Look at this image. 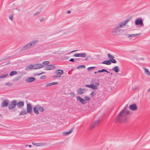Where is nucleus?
I'll return each mask as SVG.
<instances>
[{
	"instance_id": "nucleus-1",
	"label": "nucleus",
	"mask_w": 150,
	"mask_h": 150,
	"mask_svg": "<svg viewBox=\"0 0 150 150\" xmlns=\"http://www.w3.org/2000/svg\"><path fill=\"white\" fill-rule=\"evenodd\" d=\"M128 106V104L126 105L120 113L118 115L115 120V122H124L127 121L128 117L125 114V111Z\"/></svg>"
},
{
	"instance_id": "nucleus-2",
	"label": "nucleus",
	"mask_w": 150,
	"mask_h": 150,
	"mask_svg": "<svg viewBox=\"0 0 150 150\" xmlns=\"http://www.w3.org/2000/svg\"><path fill=\"white\" fill-rule=\"evenodd\" d=\"M130 20V19H127L124 21H123L119 23V25H116L112 31V33L114 35H116L115 33H117L120 32L121 30L120 28H122L126 25V23Z\"/></svg>"
},
{
	"instance_id": "nucleus-3",
	"label": "nucleus",
	"mask_w": 150,
	"mask_h": 150,
	"mask_svg": "<svg viewBox=\"0 0 150 150\" xmlns=\"http://www.w3.org/2000/svg\"><path fill=\"white\" fill-rule=\"evenodd\" d=\"M17 105V101L16 100H13L9 105L8 108L10 110H11L15 108Z\"/></svg>"
},
{
	"instance_id": "nucleus-4",
	"label": "nucleus",
	"mask_w": 150,
	"mask_h": 150,
	"mask_svg": "<svg viewBox=\"0 0 150 150\" xmlns=\"http://www.w3.org/2000/svg\"><path fill=\"white\" fill-rule=\"evenodd\" d=\"M135 23L136 25H139L142 26H143V21L142 18H138L135 21Z\"/></svg>"
},
{
	"instance_id": "nucleus-5",
	"label": "nucleus",
	"mask_w": 150,
	"mask_h": 150,
	"mask_svg": "<svg viewBox=\"0 0 150 150\" xmlns=\"http://www.w3.org/2000/svg\"><path fill=\"white\" fill-rule=\"evenodd\" d=\"M129 108L130 110L133 111H136L138 109L137 107L135 104L130 105Z\"/></svg>"
},
{
	"instance_id": "nucleus-6",
	"label": "nucleus",
	"mask_w": 150,
	"mask_h": 150,
	"mask_svg": "<svg viewBox=\"0 0 150 150\" xmlns=\"http://www.w3.org/2000/svg\"><path fill=\"white\" fill-rule=\"evenodd\" d=\"M32 107L30 103L27 104V109L28 113L31 114L32 112Z\"/></svg>"
},
{
	"instance_id": "nucleus-7",
	"label": "nucleus",
	"mask_w": 150,
	"mask_h": 150,
	"mask_svg": "<svg viewBox=\"0 0 150 150\" xmlns=\"http://www.w3.org/2000/svg\"><path fill=\"white\" fill-rule=\"evenodd\" d=\"M9 102V100L8 99L4 100L3 102L1 103V106L2 107L7 106L8 105Z\"/></svg>"
},
{
	"instance_id": "nucleus-8",
	"label": "nucleus",
	"mask_w": 150,
	"mask_h": 150,
	"mask_svg": "<svg viewBox=\"0 0 150 150\" xmlns=\"http://www.w3.org/2000/svg\"><path fill=\"white\" fill-rule=\"evenodd\" d=\"M33 65L34 67V69H39L44 67L43 65L40 64H33Z\"/></svg>"
},
{
	"instance_id": "nucleus-9",
	"label": "nucleus",
	"mask_w": 150,
	"mask_h": 150,
	"mask_svg": "<svg viewBox=\"0 0 150 150\" xmlns=\"http://www.w3.org/2000/svg\"><path fill=\"white\" fill-rule=\"evenodd\" d=\"M86 54L85 53H76L74 55L75 57H84L86 56Z\"/></svg>"
},
{
	"instance_id": "nucleus-10",
	"label": "nucleus",
	"mask_w": 150,
	"mask_h": 150,
	"mask_svg": "<svg viewBox=\"0 0 150 150\" xmlns=\"http://www.w3.org/2000/svg\"><path fill=\"white\" fill-rule=\"evenodd\" d=\"M32 47L30 43H28L24 46L23 47L21 50L24 51L30 49V48Z\"/></svg>"
},
{
	"instance_id": "nucleus-11",
	"label": "nucleus",
	"mask_w": 150,
	"mask_h": 150,
	"mask_svg": "<svg viewBox=\"0 0 150 150\" xmlns=\"http://www.w3.org/2000/svg\"><path fill=\"white\" fill-rule=\"evenodd\" d=\"M100 122L99 120H97L93 124L91 125L90 127V128L91 129H93L94 127L97 126L99 124Z\"/></svg>"
},
{
	"instance_id": "nucleus-12",
	"label": "nucleus",
	"mask_w": 150,
	"mask_h": 150,
	"mask_svg": "<svg viewBox=\"0 0 150 150\" xmlns=\"http://www.w3.org/2000/svg\"><path fill=\"white\" fill-rule=\"evenodd\" d=\"M76 99L77 100H79L80 102L82 104H83L86 103L85 100L81 98L79 96H78L77 97Z\"/></svg>"
},
{
	"instance_id": "nucleus-13",
	"label": "nucleus",
	"mask_w": 150,
	"mask_h": 150,
	"mask_svg": "<svg viewBox=\"0 0 150 150\" xmlns=\"http://www.w3.org/2000/svg\"><path fill=\"white\" fill-rule=\"evenodd\" d=\"M55 67L53 65H48L46 67L45 69V70H50L54 69Z\"/></svg>"
},
{
	"instance_id": "nucleus-14",
	"label": "nucleus",
	"mask_w": 150,
	"mask_h": 150,
	"mask_svg": "<svg viewBox=\"0 0 150 150\" xmlns=\"http://www.w3.org/2000/svg\"><path fill=\"white\" fill-rule=\"evenodd\" d=\"M17 107L19 108H20L23 106L24 105V102L23 101L18 102L17 103Z\"/></svg>"
},
{
	"instance_id": "nucleus-15",
	"label": "nucleus",
	"mask_w": 150,
	"mask_h": 150,
	"mask_svg": "<svg viewBox=\"0 0 150 150\" xmlns=\"http://www.w3.org/2000/svg\"><path fill=\"white\" fill-rule=\"evenodd\" d=\"M36 79L33 77H29L25 79V81L28 82H32L34 81Z\"/></svg>"
},
{
	"instance_id": "nucleus-16",
	"label": "nucleus",
	"mask_w": 150,
	"mask_h": 150,
	"mask_svg": "<svg viewBox=\"0 0 150 150\" xmlns=\"http://www.w3.org/2000/svg\"><path fill=\"white\" fill-rule=\"evenodd\" d=\"M91 83L95 84L98 86L100 84L98 80L96 79H93L91 81Z\"/></svg>"
},
{
	"instance_id": "nucleus-17",
	"label": "nucleus",
	"mask_w": 150,
	"mask_h": 150,
	"mask_svg": "<svg viewBox=\"0 0 150 150\" xmlns=\"http://www.w3.org/2000/svg\"><path fill=\"white\" fill-rule=\"evenodd\" d=\"M73 128H72L71 129H70L68 132H63L62 133L63 135L66 136L72 132Z\"/></svg>"
},
{
	"instance_id": "nucleus-18",
	"label": "nucleus",
	"mask_w": 150,
	"mask_h": 150,
	"mask_svg": "<svg viewBox=\"0 0 150 150\" xmlns=\"http://www.w3.org/2000/svg\"><path fill=\"white\" fill-rule=\"evenodd\" d=\"M38 40H34L32 41L30 43L31 47H33L37 43Z\"/></svg>"
},
{
	"instance_id": "nucleus-19",
	"label": "nucleus",
	"mask_w": 150,
	"mask_h": 150,
	"mask_svg": "<svg viewBox=\"0 0 150 150\" xmlns=\"http://www.w3.org/2000/svg\"><path fill=\"white\" fill-rule=\"evenodd\" d=\"M85 89H84L79 88L78 90V93L79 94H82L85 92Z\"/></svg>"
},
{
	"instance_id": "nucleus-20",
	"label": "nucleus",
	"mask_w": 150,
	"mask_h": 150,
	"mask_svg": "<svg viewBox=\"0 0 150 150\" xmlns=\"http://www.w3.org/2000/svg\"><path fill=\"white\" fill-rule=\"evenodd\" d=\"M34 67L33 64H30L28 65L26 68V70H28L34 69Z\"/></svg>"
},
{
	"instance_id": "nucleus-21",
	"label": "nucleus",
	"mask_w": 150,
	"mask_h": 150,
	"mask_svg": "<svg viewBox=\"0 0 150 150\" xmlns=\"http://www.w3.org/2000/svg\"><path fill=\"white\" fill-rule=\"evenodd\" d=\"M33 111L37 115H38L39 114L38 109V106H36L35 107L33 108Z\"/></svg>"
},
{
	"instance_id": "nucleus-22",
	"label": "nucleus",
	"mask_w": 150,
	"mask_h": 150,
	"mask_svg": "<svg viewBox=\"0 0 150 150\" xmlns=\"http://www.w3.org/2000/svg\"><path fill=\"white\" fill-rule=\"evenodd\" d=\"M112 70L115 71L116 73H118L120 71L118 66H116L113 67L112 69Z\"/></svg>"
},
{
	"instance_id": "nucleus-23",
	"label": "nucleus",
	"mask_w": 150,
	"mask_h": 150,
	"mask_svg": "<svg viewBox=\"0 0 150 150\" xmlns=\"http://www.w3.org/2000/svg\"><path fill=\"white\" fill-rule=\"evenodd\" d=\"M64 73L63 71L62 70L59 69L56 71L55 74L59 75H61Z\"/></svg>"
},
{
	"instance_id": "nucleus-24",
	"label": "nucleus",
	"mask_w": 150,
	"mask_h": 150,
	"mask_svg": "<svg viewBox=\"0 0 150 150\" xmlns=\"http://www.w3.org/2000/svg\"><path fill=\"white\" fill-rule=\"evenodd\" d=\"M144 69L145 73L147 75L150 76V72L148 70V69L145 68H144Z\"/></svg>"
},
{
	"instance_id": "nucleus-25",
	"label": "nucleus",
	"mask_w": 150,
	"mask_h": 150,
	"mask_svg": "<svg viewBox=\"0 0 150 150\" xmlns=\"http://www.w3.org/2000/svg\"><path fill=\"white\" fill-rule=\"evenodd\" d=\"M28 113L26 110H23L21 111L20 113L19 114L21 115H25Z\"/></svg>"
},
{
	"instance_id": "nucleus-26",
	"label": "nucleus",
	"mask_w": 150,
	"mask_h": 150,
	"mask_svg": "<svg viewBox=\"0 0 150 150\" xmlns=\"http://www.w3.org/2000/svg\"><path fill=\"white\" fill-rule=\"evenodd\" d=\"M98 86L94 84H91V88L93 90H96L98 88Z\"/></svg>"
},
{
	"instance_id": "nucleus-27",
	"label": "nucleus",
	"mask_w": 150,
	"mask_h": 150,
	"mask_svg": "<svg viewBox=\"0 0 150 150\" xmlns=\"http://www.w3.org/2000/svg\"><path fill=\"white\" fill-rule=\"evenodd\" d=\"M106 72L108 73H109L110 72L108 71L107 70L105 69H102L101 70H98L97 72L98 73H100L102 72Z\"/></svg>"
},
{
	"instance_id": "nucleus-28",
	"label": "nucleus",
	"mask_w": 150,
	"mask_h": 150,
	"mask_svg": "<svg viewBox=\"0 0 150 150\" xmlns=\"http://www.w3.org/2000/svg\"><path fill=\"white\" fill-rule=\"evenodd\" d=\"M38 109L40 112H42L44 110L43 107L42 106H38Z\"/></svg>"
},
{
	"instance_id": "nucleus-29",
	"label": "nucleus",
	"mask_w": 150,
	"mask_h": 150,
	"mask_svg": "<svg viewBox=\"0 0 150 150\" xmlns=\"http://www.w3.org/2000/svg\"><path fill=\"white\" fill-rule=\"evenodd\" d=\"M17 73V72L16 71H11L9 75L10 76H12L13 75L16 74Z\"/></svg>"
},
{
	"instance_id": "nucleus-30",
	"label": "nucleus",
	"mask_w": 150,
	"mask_h": 150,
	"mask_svg": "<svg viewBox=\"0 0 150 150\" xmlns=\"http://www.w3.org/2000/svg\"><path fill=\"white\" fill-rule=\"evenodd\" d=\"M5 85L6 86H11L13 85V83H11L7 82L5 83Z\"/></svg>"
},
{
	"instance_id": "nucleus-31",
	"label": "nucleus",
	"mask_w": 150,
	"mask_h": 150,
	"mask_svg": "<svg viewBox=\"0 0 150 150\" xmlns=\"http://www.w3.org/2000/svg\"><path fill=\"white\" fill-rule=\"evenodd\" d=\"M110 63H117V61L114 59H110Z\"/></svg>"
},
{
	"instance_id": "nucleus-32",
	"label": "nucleus",
	"mask_w": 150,
	"mask_h": 150,
	"mask_svg": "<svg viewBox=\"0 0 150 150\" xmlns=\"http://www.w3.org/2000/svg\"><path fill=\"white\" fill-rule=\"evenodd\" d=\"M108 58L110 59H113L115 58V57L114 56L111 55L109 54H108Z\"/></svg>"
},
{
	"instance_id": "nucleus-33",
	"label": "nucleus",
	"mask_w": 150,
	"mask_h": 150,
	"mask_svg": "<svg viewBox=\"0 0 150 150\" xmlns=\"http://www.w3.org/2000/svg\"><path fill=\"white\" fill-rule=\"evenodd\" d=\"M8 76V74H3L0 75V79L4 78Z\"/></svg>"
},
{
	"instance_id": "nucleus-34",
	"label": "nucleus",
	"mask_w": 150,
	"mask_h": 150,
	"mask_svg": "<svg viewBox=\"0 0 150 150\" xmlns=\"http://www.w3.org/2000/svg\"><path fill=\"white\" fill-rule=\"evenodd\" d=\"M105 64L109 65L111 64L110 63V59L109 60H105Z\"/></svg>"
},
{
	"instance_id": "nucleus-35",
	"label": "nucleus",
	"mask_w": 150,
	"mask_h": 150,
	"mask_svg": "<svg viewBox=\"0 0 150 150\" xmlns=\"http://www.w3.org/2000/svg\"><path fill=\"white\" fill-rule=\"evenodd\" d=\"M85 68V66L84 65H82L80 66H78L77 67V69H79L80 68Z\"/></svg>"
},
{
	"instance_id": "nucleus-36",
	"label": "nucleus",
	"mask_w": 150,
	"mask_h": 150,
	"mask_svg": "<svg viewBox=\"0 0 150 150\" xmlns=\"http://www.w3.org/2000/svg\"><path fill=\"white\" fill-rule=\"evenodd\" d=\"M50 63V62L48 61H44L42 62V64L44 65H47Z\"/></svg>"
},
{
	"instance_id": "nucleus-37",
	"label": "nucleus",
	"mask_w": 150,
	"mask_h": 150,
	"mask_svg": "<svg viewBox=\"0 0 150 150\" xmlns=\"http://www.w3.org/2000/svg\"><path fill=\"white\" fill-rule=\"evenodd\" d=\"M127 36L128 37H129V38L131 37V38H130V39H131L132 38V37H135L134 34H131V35L128 34L127 35Z\"/></svg>"
},
{
	"instance_id": "nucleus-38",
	"label": "nucleus",
	"mask_w": 150,
	"mask_h": 150,
	"mask_svg": "<svg viewBox=\"0 0 150 150\" xmlns=\"http://www.w3.org/2000/svg\"><path fill=\"white\" fill-rule=\"evenodd\" d=\"M32 144L35 146H40V143H37L34 142L32 143Z\"/></svg>"
},
{
	"instance_id": "nucleus-39",
	"label": "nucleus",
	"mask_w": 150,
	"mask_h": 150,
	"mask_svg": "<svg viewBox=\"0 0 150 150\" xmlns=\"http://www.w3.org/2000/svg\"><path fill=\"white\" fill-rule=\"evenodd\" d=\"M95 68H96V67H88L87 69L88 71H89L90 70H92V69H95Z\"/></svg>"
},
{
	"instance_id": "nucleus-40",
	"label": "nucleus",
	"mask_w": 150,
	"mask_h": 150,
	"mask_svg": "<svg viewBox=\"0 0 150 150\" xmlns=\"http://www.w3.org/2000/svg\"><path fill=\"white\" fill-rule=\"evenodd\" d=\"M84 98L86 99V100L87 101H89L91 100L90 98H89V97L87 96H85L84 97Z\"/></svg>"
},
{
	"instance_id": "nucleus-41",
	"label": "nucleus",
	"mask_w": 150,
	"mask_h": 150,
	"mask_svg": "<svg viewBox=\"0 0 150 150\" xmlns=\"http://www.w3.org/2000/svg\"><path fill=\"white\" fill-rule=\"evenodd\" d=\"M51 83V86H52V85L58 84V82H53L52 83Z\"/></svg>"
},
{
	"instance_id": "nucleus-42",
	"label": "nucleus",
	"mask_w": 150,
	"mask_h": 150,
	"mask_svg": "<svg viewBox=\"0 0 150 150\" xmlns=\"http://www.w3.org/2000/svg\"><path fill=\"white\" fill-rule=\"evenodd\" d=\"M95 91H93L90 94V95L91 96H93L96 95V94H94V92Z\"/></svg>"
},
{
	"instance_id": "nucleus-43",
	"label": "nucleus",
	"mask_w": 150,
	"mask_h": 150,
	"mask_svg": "<svg viewBox=\"0 0 150 150\" xmlns=\"http://www.w3.org/2000/svg\"><path fill=\"white\" fill-rule=\"evenodd\" d=\"M46 76H45L43 75V76H41L40 77V78L41 79H45L46 78Z\"/></svg>"
},
{
	"instance_id": "nucleus-44",
	"label": "nucleus",
	"mask_w": 150,
	"mask_h": 150,
	"mask_svg": "<svg viewBox=\"0 0 150 150\" xmlns=\"http://www.w3.org/2000/svg\"><path fill=\"white\" fill-rule=\"evenodd\" d=\"M91 84L90 85L86 84L85 85V86L87 87H88L91 88Z\"/></svg>"
},
{
	"instance_id": "nucleus-45",
	"label": "nucleus",
	"mask_w": 150,
	"mask_h": 150,
	"mask_svg": "<svg viewBox=\"0 0 150 150\" xmlns=\"http://www.w3.org/2000/svg\"><path fill=\"white\" fill-rule=\"evenodd\" d=\"M61 77V76H59V75H56V76H53V78H58V77Z\"/></svg>"
},
{
	"instance_id": "nucleus-46",
	"label": "nucleus",
	"mask_w": 150,
	"mask_h": 150,
	"mask_svg": "<svg viewBox=\"0 0 150 150\" xmlns=\"http://www.w3.org/2000/svg\"><path fill=\"white\" fill-rule=\"evenodd\" d=\"M130 112L129 110H127L125 112V114L126 115H129ZM127 116V115H126Z\"/></svg>"
},
{
	"instance_id": "nucleus-47",
	"label": "nucleus",
	"mask_w": 150,
	"mask_h": 150,
	"mask_svg": "<svg viewBox=\"0 0 150 150\" xmlns=\"http://www.w3.org/2000/svg\"><path fill=\"white\" fill-rule=\"evenodd\" d=\"M134 37H137V36H140V33H137V34H134Z\"/></svg>"
},
{
	"instance_id": "nucleus-48",
	"label": "nucleus",
	"mask_w": 150,
	"mask_h": 150,
	"mask_svg": "<svg viewBox=\"0 0 150 150\" xmlns=\"http://www.w3.org/2000/svg\"><path fill=\"white\" fill-rule=\"evenodd\" d=\"M40 12H37L36 13H35V14H33V15L34 16H35L36 15H38L40 13Z\"/></svg>"
},
{
	"instance_id": "nucleus-49",
	"label": "nucleus",
	"mask_w": 150,
	"mask_h": 150,
	"mask_svg": "<svg viewBox=\"0 0 150 150\" xmlns=\"http://www.w3.org/2000/svg\"><path fill=\"white\" fill-rule=\"evenodd\" d=\"M52 86L51 83H49L47 84L45 86L46 87H47L50 86Z\"/></svg>"
},
{
	"instance_id": "nucleus-50",
	"label": "nucleus",
	"mask_w": 150,
	"mask_h": 150,
	"mask_svg": "<svg viewBox=\"0 0 150 150\" xmlns=\"http://www.w3.org/2000/svg\"><path fill=\"white\" fill-rule=\"evenodd\" d=\"M91 56H89L87 57H86V58L85 59V60L86 61H87L88 60V58L91 57Z\"/></svg>"
},
{
	"instance_id": "nucleus-51",
	"label": "nucleus",
	"mask_w": 150,
	"mask_h": 150,
	"mask_svg": "<svg viewBox=\"0 0 150 150\" xmlns=\"http://www.w3.org/2000/svg\"><path fill=\"white\" fill-rule=\"evenodd\" d=\"M69 61L72 62H74L75 61L74 59L73 58H71L69 60Z\"/></svg>"
},
{
	"instance_id": "nucleus-52",
	"label": "nucleus",
	"mask_w": 150,
	"mask_h": 150,
	"mask_svg": "<svg viewBox=\"0 0 150 150\" xmlns=\"http://www.w3.org/2000/svg\"><path fill=\"white\" fill-rule=\"evenodd\" d=\"M9 18L10 19H11V20H12V19H13V17L12 15L10 16H9Z\"/></svg>"
},
{
	"instance_id": "nucleus-53",
	"label": "nucleus",
	"mask_w": 150,
	"mask_h": 150,
	"mask_svg": "<svg viewBox=\"0 0 150 150\" xmlns=\"http://www.w3.org/2000/svg\"><path fill=\"white\" fill-rule=\"evenodd\" d=\"M75 96V94L74 93H72L71 94V96L72 97H74Z\"/></svg>"
},
{
	"instance_id": "nucleus-54",
	"label": "nucleus",
	"mask_w": 150,
	"mask_h": 150,
	"mask_svg": "<svg viewBox=\"0 0 150 150\" xmlns=\"http://www.w3.org/2000/svg\"><path fill=\"white\" fill-rule=\"evenodd\" d=\"M18 78H14L13 80V81H18Z\"/></svg>"
},
{
	"instance_id": "nucleus-55",
	"label": "nucleus",
	"mask_w": 150,
	"mask_h": 150,
	"mask_svg": "<svg viewBox=\"0 0 150 150\" xmlns=\"http://www.w3.org/2000/svg\"><path fill=\"white\" fill-rule=\"evenodd\" d=\"M9 58V57H8L7 58H6L3 59L1 60H0V61H3V60H6V59H8Z\"/></svg>"
},
{
	"instance_id": "nucleus-56",
	"label": "nucleus",
	"mask_w": 150,
	"mask_h": 150,
	"mask_svg": "<svg viewBox=\"0 0 150 150\" xmlns=\"http://www.w3.org/2000/svg\"><path fill=\"white\" fill-rule=\"evenodd\" d=\"M43 20H44V18H42L41 19H40V21L41 22H42L43 21Z\"/></svg>"
},
{
	"instance_id": "nucleus-57",
	"label": "nucleus",
	"mask_w": 150,
	"mask_h": 150,
	"mask_svg": "<svg viewBox=\"0 0 150 150\" xmlns=\"http://www.w3.org/2000/svg\"><path fill=\"white\" fill-rule=\"evenodd\" d=\"M71 13V11H67V14H69Z\"/></svg>"
},
{
	"instance_id": "nucleus-58",
	"label": "nucleus",
	"mask_w": 150,
	"mask_h": 150,
	"mask_svg": "<svg viewBox=\"0 0 150 150\" xmlns=\"http://www.w3.org/2000/svg\"><path fill=\"white\" fill-rule=\"evenodd\" d=\"M40 75H41V73H38V74H35V75H38V76Z\"/></svg>"
},
{
	"instance_id": "nucleus-59",
	"label": "nucleus",
	"mask_w": 150,
	"mask_h": 150,
	"mask_svg": "<svg viewBox=\"0 0 150 150\" xmlns=\"http://www.w3.org/2000/svg\"><path fill=\"white\" fill-rule=\"evenodd\" d=\"M102 64H105V61H104L102 62Z\"/></svg>"
},
{
	"instance_id": "nucleus-60",
	"label": "nucleus",
	"mask_w": 150,
	"mask_h": 150,
	"mask_svg": "<svg viewBox=\"0 0 150 150\" xmlns=\"http://www.w3.org/2000/svg\"><path fill=\"white\" fill-rule=\"evenodd\" d=\"M10 64V62H7L6 64V65H7L8 64Z\"/></svg>"
},
{
	"instance_id": "nucleus-61",
	"label": "nucleus",
	"mask_w": 150,
	"mask_h": 150,
	"mask_svg": "<svg viewBox=\"0 0 150 150\" xmlns=\"http://www.w3.org/2000/svg\"><path fill=\"white\" fill-rule=\"evenodd\" d=\"M80 59V58H76L75 59V60H80V59Z\"/></svg>"
},
{
	"instance_id": "nucleus-62",
	"label": "nucleus",
	"mask_w": 150,
	"mask_h": 150,
	"mask_svg": "<svg viewBox=\"0 0 150 150\" xmlns=\"http://www.w3.org/2000/svg\"><path fill=\"white\" fill-rule=\"evenodd\" d=\"M76 51H77V50H74V51H73L70 52L69 53H71V52H76Z\"/></svg>"
},
{
	"instance_id": "nucleus-63",
	"label": "nucleus",
	"mask_w": 150,
	"mask_h": 150,
	"mask_svg": "<svg viewBox=\"0 0 150 150\" xmlns=\"http://www.w3.org/2000/svg\"><path fill=\"white\" fill-rule=\"evenodd\" d=\"M139 59H141V60H144V58H140Z\"/></svg>"
},
{
	"instance_id": "nucleus-64",
	"label": "nucleus",
	"mask_w": 150,
	"mask_h": 150,
	"mask_svg": "<svg viewBox=\"0 0 150 150\" xmlns=\"http://www.w3.org/2000/svg\"><path fill=\"white\" fill-rule=\"evenodd\" d=\"M45 72L44 71L42 72L41 73V74H44Z\"/></svg>"
}]
</instances>
